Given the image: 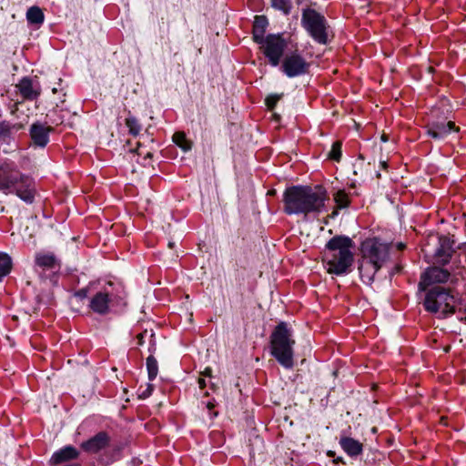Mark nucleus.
I'll return each instance as SVG.
<instances>
[{
  "mask_svg": "<svg viewBox=\"0 0 466 466\" xmlns=\"http://www.w3.org/2000/svg\"><path fill=\"white\" fill-rule=\"evenodd\" d=\"M435 258L437 263L446 265L451 258V251L441 245L435 252Z\"/></svg>",
  "mask_w": 466,
  "mask_h": 466,
  "instance_id": "obj_24",
  "label": "nucleus"
},
{
  "mask_svg": "<svg viewBox=\"0 0 466 466\" xmlns=\"http://www.w3.org/2000/svg\"><path fill=\"white\" fill-rule=\"evenodd\" d=\"M35 265L44 270H51L59 268V262L56 256L50 252H39L35 254Z\"/></svg>",
  "mask_w": 466,
  "mask_h": 466,
  "instance_id": "obj_18",
  "label": "nucleus"
},
{
  "mask_svg": "<svg viewBox=\"0 0 466 466\" xmlns=\"http://www.w3.org/2000/svg\"><path fill=\"white\" fill-rule=\"evenodd\" d=\"M382 266L368 261L361 258L359 266L360 276L363 283L371 285L378 270Z\"/></svg>",
  "mask_w": 466,
  "mask_h": 466,
  "instance_id": "obj_15",
  "label": "nucleus"
},
{
  "mask_svg": "<svg viewBox=\"0 0 466 466\" xmlns=\"http://www.w3.org/2000/svg\"><path fill=\"white\" fill-rule=\"evenodd\" d=\"M198 385H199L200 389H204L206 386L205 379H203V378L198 379Z\"/></svg>",
  "mask_w": 466,
  "mask_h": 466,
  "instance_id": "obj_34",
  "label": "nucleus"
},
{
  "mask_svg": "<svg viewBox=\"0 0 466 466\" xmlns=\"http://www.w3.org/2000/svg\"><path fill=\"white\" fill-rule=\"evenodd\" d=\"M271 3L274 8L282 11L286 15L289 14L291 9L290 0H271Z\"/></svg>",
  "mask_w": 466,
  "mask_h": 466,
  "instance_id": "obj_30",
  "label": "nucleus"
},
{
  "mask_svg": "<svg viewBox=\"0 0 466 466\" xmlns=\"http://www.w3.org/2000/svg\"><path fill=\"white\" fill-rule=\"evenodd\" d=\"M126 125L128 128V131L133 136H137L141 130V126L138 123V120L134 116H128L126 118Z\"/></svg>",
  "mask_w": 466,
  "mask_h": 466,
  "instance_id": "obj_27",
  "label": "nucleus"
},
{
  "mask_svg": "<svg viewBox=\"0 0 466 466\" xmlns=\"http://www.w3.org/2000/svg\"><path fill=\"white\" fill-rule=\"evenodd\" d=\"M147 330H145L144 332H141V333H139V334L137 336L138 345H140V346H141V345H143V343H144V337H145V335L147 334Z\"/></svg>",
  "mask_w": 466,
  "mask_h": 466,
  "instance_id": "obj_32",
  "label": "nucleus"
},
{
  "mask_svg": "<svg viewBox=\"0 0 466 466\" xmlns=\"http://www.w3.org/2000/svg\"><path fill=\"white\" fill-rule=\"evenodd\" d=\"M423 304L427 311L447 317L455 312L457 298L452 289L437 286L428 290Z\"/></svg>",
  "mask_w": 466,
  "mask_h": 466,
  "instance_id": "obj_5",
  "label": "nucleus"
},
{
  "mask_svg": "<svg viewBox=\"0 0 466 466\" xmlns=\"http://www.w3.org/2000/svg\"><path fill=\"white\" fill-rule=\"evenodd\" d=\"M11 265L10 257L0 252V280L10 272Z\"/></svg>",
  "mask_w": 466,
  "mask_h": 466,
  "instance_id": "obj_25",
  "label": "nucleus"
},
{
  "mask_svg": "<svg viewBox=\"0 0 466 466\" xmlns=\"http://www.w3.org/2000/svg\"><path fill=\"white\" fill-rule=\"evenodd\" d=\"M341 147L342 143L340 141H335L328 154V157L335 161H339L341 158Z\"/></svg>",
  "mask_w": 466,
  "mask_h": 466,
  "instance_id": "obj_28",
  "label": "nucleus"
},
{
  "mask_svg": "<svg viewBox=\"0 0 466 466\" xmlns=\"http://www.w3.org/2000/svg\"><path fill=\"white\" fill-rule=\"evenodd\" d=\"M268 25V18L265 15H256L253 23L252 38L258 44L266 38L265 32Z\"/></svg>",
  "mask_w": 466,
  "mask_h": 466,
  "instance_id": "obj_20",
  "label": "nucleus"
},
{
  "mask_svg": "<svg viewBox=\"0 0 466 466\" xmlns=\"http://www.w3.org/2000/svg\"><path fill=\"white\" fill-rule=\"evenodd\" d=\"M404 248V245L400 243V244L399 245V248H400V249H401V248Z\"/></svg>",
  "mask_w": 466,
  "mask_h": 466,
  "instance_id": "obj_40",
  "label": "nucleus"
},
{
  "mask_svg": "<svg viewBox=\"0 0 466 466\" xmlns=\"http://www.w3.org/2000/svg\"><path fill=\"white\" fill-rule=\"evenodd\" d=\"M110 437L105 431H100L89 440L83 441L81 449L88 453H97L109 445Z\"/></svg>",
  "mask_w": 466,
  "mask_h": 466,
  "instance_id": "obj_13",
  "label": "nucleus"
},
{
  "mask_svg": "<svg viewBox=\"0 0 466 466\" xmlns=\"http://www.w3.org/2000/svg\"><path fill=\"white\" fill-rule=\"evenodd\" d=\"M354 243L346 236H335L326 244L324 262L328 273L344 275L350 272L354 261Z\"/></svg>",
  "mask_w": 466,
  "mask_h": 466,
  "instance_id": "obj_3",
  "label": "nucleus"
},
{
  "mask_svg": "<svg viewBox=\"0 0 466 466\" xmlns=\"http://www.w3.org/2000/svg\"><path fill=\"white\" fill-rule=\"evenodd\" d=\"M23 127L21 124H12L8 121L0 122V140L5 141Z\"/></svg>",
  "mask_w": 466,
  "mask_h": 466,
  "instance_id": "obj_21",
  "label": "nucleus"
},
{
  "mask_svg": "<svg viewBox=\"0 0 466 466\" xmlns=\"http://www.w3.org/2000/svg\"><path fill=\"white\" fill-rule=\"evenodd\" d=\"M301 23L312 39L320 45L329 41L330 29L324 15L314 9H305L302 13Z\"/></svg>",
  "mask_w": 466,
  "mask_h": 466,
  "instance_id": "obj_6",
  "label": "nucleus"
},
{
  "mask_svg": "<svg viewBox=\"0 0 466 466\" xmlns=\"http://www.w3.org/2000/svg\"><path fill=\"white\" fill-rule=\"evenodd\" d=\"M334 201L339 208H347L350 204L348 194L344 190H339L334 195Z\"/></svg>",
  "mask_w": 466,
  "mask_h": 466,
  "instance_id": "obj_26",
  "label": "nucleus"
},
{
  "mask_svg": "<svg viewBox=\"0 0 466 466\" xmlns=\"http://www.w3.org/2000/svg\"><path fill=\"white\" fill-rule=\"evenodd\" d=\"M451 273L439 267L429 268L422 275L420 285L430 286L436 283H445L449 280Z\"/></svg>",
  "mask_w": 466,
  "mask_h": 466,
  "instance_id": "obj_12",
  "label": "nucleus"
},
{
  "mask_svg": "<svg viewBox=\"0 0 466 466\" xmlns=\"http://www.w3.org/2000/svg\"><path fill=\"white\" fill-rule=\"evenodd\" d=\"M51 128L42 124H33L30 128V135L34 145L44 147L49 141Z\"/></svg>",
  "mask_w": 466,
  "mask_h": 466,
  "instance_id": "obj_16",
  "label": "nucleus"
},
{
  "mask_svg": "<svg viewBox=\"0 0 466 466\" xmlns=\"http://www.w3.org/2000/svg\"><path fill=\"white\" fill-rule=\"evenodd\" d=\"M329 199L322 186H292L283 194L284 211L288 215L319 214L327 210Z\"/></svg>",
  "mask_w": 466,
  "mask_h": 466,
  "instance_id": "obj_1",
  "label": "nucleus"
},
{
  "mask_svg": "<svg viewBox=\"0 0 466 466\" xmlns=\"http://www.w3.org/2000/svg\"><path fill=\"white\" fill-rule=\"evenodd\" d=\"M280 97H281L280 95H270V96H267V98L265 100L267 106L269 109H273L275 107V106L277 105V103L279 102V100L280 99Z\"/></svg>",
  "mask_w": 466,
  "mask_h": 466,
  "instance_id": "obj_31",
  "label": "nucleus"
},
{
  "mask_svg": "<svg viewBox=\"0 0 466 466\" xmlns=\"http://www.w3.org/2000/svg\"><path fill=\"white\" fill-rule=\"evenodd\" d=\"M381 165H382V167H383L384 168H385V167H386V166H387V164H386V162H385V161L381 162Z\"/></svg>",
  "mask_w": 466,
  "mask_h": 466,
  "instance_id": "obj_39",
  "label": "nucleus"
},
{
  "mask_svg": "<svg viewBox=\"0 0 466 466\" xmlns=\"http://www.w3.org/2000/svg\"><path fill=\"white\" fill-rule=\"evenodd\" d=\"M168 247H169V248H172V247H173V243H172V242H169V243H168Z\"/></svg>",
  "mask_w": 466,
  "mask_h": 466,
  "instance_id": "obj_41",
  "label": "nucleus"
},
{
  "mask_svg": "<svg viewBox=\"0 0 466 466\" xmlns=\"http://www.w3.org/2000/svg\"><path fill=\"white\" fill-rule=\"evenodd\" d=\"M173 141L184 150L190 149V145L186 138V135L183 132H176L173 135Z\"/></svg>",
  "mask_w": 466,
  "mask_h": 466,
  "instance_id": "obj_29",
  "label": "nucleus"
},
{
  "mask_svg": "<svg viewBox=\"0 0 466 466\" xmlns=\"http://www.w3.org/2000/svg\"><path fill=\"white\" fill-rule=\"evenodd\" d=\"M207 407L208 410H211L214 407V405L211 402H208Z\"/></svg>",
  "mask_w": 466,
  "mask_h": 466,
  "instance_id": "obj_38",
  "label": "nucleus"
},
{
  "mask_svg": "<svg viewBox=\"0 0 466 466\" xmlns=\"http://www.w3.org/2000/svg\"><path fill=\"white\" fill-rule=\"evenodd\" d=\"M0 191L15 193L23 201L31 204L35 198L33 179L23 174L17 165L10 160L0 161Z\"/></svg>",
  "mask_w": 466,
  "mask_h": 466,
  "instance_id": "obj_2",
  "label": "nucleus"
},
{
  "mask_svg": "<svg viewBox=\"0 0 466 466\" xmlns=\"http://www.w3.org/2000/svg\"><path fill=\"white\" fill-rule=\"evenodd\" d=\"M339 444L342 450L350 457H356L362 453V443L353 438L342 437L339 440Z\"/></svg>",
  "mask_w": 466,
  "mask_h": 466,
  "instance_id": "obj_19",
  "label": "nucleus"
},
{
  "mask_svg": "<svg viewBox=\"0 0 466 466\" xmlns=\"http://www.w3.org/2000/svg\"><path fill=\"white\" fill-rule=\"evenodd\" d=\"M147 370L149 380H154L158 373V364L153 355H149L147 358Z\"/></svg>",
  "mask_w": 466,
  "mask_h": 466,
  "instance_id": "obj_23",
  "label": "nucleus"
},
{
  "mask_svg": "<svg viewBox=\"0 0 466 466\" xmlns=\"http://www.w3.org/2000/svg\"><path fill=\"white\" fill-rule=\"evenodd\" d=\"M294 345L292 330L286 322H280L270 336L271 354L286 369H291L294 365Z\"/></svg>",
  "mask_w": 466,
  "mask_h": 466,
  "instance_id": "obj_4",
  "label": "nucleus"
},
{
  "mask_svg": "<svg viewBox=\"0 0 466 466\" xmlns=\"http://www.w3.org/2000/svg\"><path fill=\"white\" fill-rule=\"evenodd\" d=\"M147 157H150L151 154L150 153H147Z\"/></svg>",
  "mask_w": 466,
  "mask_h": 466,
  "instance_id": "obj_42",
  "label": "nucleus"
},
{
  "mask_svg": "<svg viewBox=\"0 0 466 466\" xmlns=\"http://www.w3.org/2000/svg\"><path fill=\"white\" fill-rule=\"evenodd\" d=\"M44 18V13L38 6H32L26 12V19L29 24L41 25Z\"/></svg>",
  "mask_w": 466,
  "mask_h": 466,
  "instance_id": "obj_22",
  "label": "nucleus"
},
{
  "mask_svg": "<svg viewBox=\"0 0 466 466\" xmlns=\"http://www.w3.org/2000/svg\"><path fill=\"white\" fill-rule=\"evenodd\" d=\"M426 127L428 135L437 140L444 139L451 131H458L451 121H432Z\"/></svg>",
  "mask_w": 466,
  "mask_h": 466,
  "instance_id": "obj_11",
  "label": "nucleus"
},
{
  "mask_svg": "<svg viewBox=\"0 0 466 466\" xmlns=\"http://www.w3.org/2000/svg\"><path fill=\"white\" fill-rule=\"evenodd\" d=\"M264 56L272 66L279 65L280 59L287 47V42L280 34H269L258 43Z\"/></svg>",
  "mask_w": 466,
  "mask_h": 466,
  "instance_id": "obj_7",
  "label": "nucleus"
},
{
  "mask_svg": "<svg viewBox=\"0 0 466 466\" xmlns=\"http://www.w3.org/2000/svg\"><path fill=\"white\" fill-rule=\"evenodd\" d=\"M147 391V393H143L144 397H147L151 394V392L153 391V385L148 384Z\"/></svg>",
  "mask_w": 466,
  "mask_h": 466,
  "instance_id": "obj_33",
  "label": "nucleus"
},
{
  "mask_svg": "<svg viewBox=\"0 0 466 466\" xmlns=\"http://www.w3.org/2000/svg\"><path fill=\"white\" fill-rule=\"evenodd\" d=\"M80 452L77 449L71 445L63 447L56 451L51 457L53 464H62L64 462L71 461L79 457Z\"/></svg>",
  "mask_w": 466,
  "mask_h": 466,
  "instance_id": "obj_17",
  "label": "nucleus"
},
{
  "mask_svg": "<svg viewBox=\"0 0 466 466\" xmlns=\"http://www.w3.org/2000/svg\"><path fill=\"white\" fill-rule=\"evenodd\" d=\"M16 87L25 99L34 100L40 94L38 84L28 77L22 78L16 85Z\"/></svg>",
  "mask_w": 466,
  "mask_h": 466,
  "instance_id": "obj_14",
  "label": "nucleus"
},
{
  "mask_svg": "<svg viewBox=\"0 0 466 466\" xmlns=\"http://www.w3.org/2000/svg\"><path fill=\"white\" fill-rule=\"evenodd\" d=\"M76 295H77V296H79V297H82V298H83V297H86V290H84V289L79 290V291L77 292V294H76Z\"/></svg>",
  "mask_w": 466,
  "mask_h": 466,
  "instance_id": "obj_36",
  "label": "nucleus"
},
{
  "mask_svg": "<svg viewBox=\"0 0 466 466\" xmlns=\"http://www.w3.org/2000/svg\"><path fill=\"white\" fill-rule=\"evenodd\" d=\"M390 247L380 239L368 238L361 244V258L382 266L389 257Z\"/></svg>",
  "mask_w": 466,
  "mask_h": 466,
  "instance_id": "obj_8",
  "label": "nucleus"
},
{
  "mask_svg": "<svg viewBox=\"0 0 466 466\" xmlns=\"http://www.w3.org/2000/svg\"><path fill=\"white\" fill-rule=\"evenodd\" d=\"M211 369L210 368H206L205 370L203 371V374L207 377H211Z\"/></svg>",
  "mask_w": 466,
  "mask_h": 466,
  "instance_id": "obj_35",
  "label": "nucleus"
},
{
  "mask_svg": "<svg viewBox=\"0 0 466 466\" xmlns=\"http://www.w3.org/2000/svg\"><path fill=\"white\" fill-rule=\"evenodd\" d=\"M148 350H149V351H150V353H151L150 355H153V354H154V352H155V350H156V346H155V344H152V345L149 347Z\"/></svg>",
  "mask_w": 466,
  "mask_h": 466,
  "instance_id": "obj_37",
  "label": "nucleus"
},
{
  "mask_svg": "<svg viewBox=\"0 0 466 466\" xmlns=\"http://www.w3.org/2000/svg\"><path fill=\"white\" fill-rule=\"evenodd\" d=\"M309 64L297 51L286 55L282 61L281 69L289 77H296L308 72Z\"/></svg>",
  "mask_w": 466,
  "mask_h": 466,
  "instance_id": "obj_9",
  "label": "nucleus"
},
{
  "mask_svg": "<svg viewBox=\"0 0 466 466\" xmlns=\"http://www.w3.org/2000/svg\"><path fill=\"white\" fill-rule=\"evenodd\" d=\"M114 295L106 289L96 292L89 301V308L95 313L106 315L114 304Z\"/></svg>",
  "mask_w": 466,
  "mask_h": 466,
  "instance_id": "obj_10",
  "label": "nucleus"
}]
</instances>
